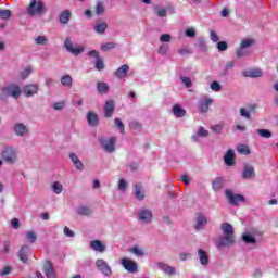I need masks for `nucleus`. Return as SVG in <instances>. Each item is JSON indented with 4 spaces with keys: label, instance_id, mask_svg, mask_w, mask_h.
<instances>
[{
    "label": "nucleus",
    "instance_id": "1",
    "mask_svg": "<svg viewBox=\"0 0 278 278\" xmlns=\"http://www.w3.org/2000/svg\"><path fill=\"white\" fill-rule=\"evenodd\" d=\"M220 229L224 235L215 242L216 247L223 249V247H232V244H236L233 226L229 223H224Z\"/></svg>",
    "mask_w": 278,
    "mask_h": 278
},
{
    "label": "nucleus",
    "instance_id": "2",
    "mask_svg": "<svg viewBox=\"0 0 278 278\" xmlns=\"http://www.w3.org/2000/svg\"><path fill=\"white\" fill-rule=\"evenodd\" d=\"M0 157L2 160V163L9 164V166H14L16 162H18V153L16 152V149L12 146H7L1 150Z\"/></svg>",
    "mask_w": 278,
    "mask_h": 278
},
{
    "label": "nucleus",
    "instance_id": "3",
    "mask_svg": "<svg viewBox=\"0 0 278 278\" xmlns=\"http://www.w3.org/2000/svg\"><path fill=\"white\" fill-rule=\"evenodd\" d=\"M8 97L21 99V87L18 85H9L0 88V101H8Z\"/></svg>",
    "mask_w": 278,
    "mask_h": 278
},
{
    "label": "nucleus",
    "instance_id": "4",
    "mask_svg": "<svg viewBox=\"0 0 278 278\" xmlns=\"http://www.w3.org/2000/svg\"><path fill=\"white\" fill-rule=\"evenodd\" d=\"M28 16H42L45 14V2L31 0L26 8Z\"/></svg>",
    "mask_w": 278,
    "mask_h": 278
},
{
    "label": "nucleus",
    "instance_id": "5",
    "mask_svg": "<svg viewBox=\"0 0 278 278\" xmlns=\"http://www.w3.org/2000/svg\"><path fill=\"white\" fill-rule=\"evenodd\" d=\"M64 47L68 53H72V55H81V53H84V47L78 46L77 43H73L71 37L65 39Z\"/></svg>",
    "mask_w": 278,
    "mask_h": 278
},
{
    "label": "nucleus",
    "instance_id": "6",
    "mask_svg": "<svg viewBox=\"0 0 278 278\" xmlns=\"http://www.w3.org/2000/svg\"><path fill=\"white\" fill-rule=\"evenodd\" d=\"M96 267L99 273L104 275V277H112V267L105 262L103 258H99L96 261Z\"/></svg>",
    "mask_w": 278,
    "mask_h": 278
},
{
    "label": "nucleus",
    "instance_id": "7",
    "mask_svg": "<svg viewBox=\"0 0 278 278\" xmlns=\"http://www.w3.org/2000/svg\"><path fill=\"white\" fill-rule=\"evenodd\" d=\"M137 218L143 225H149L153 220V212L149 208H140L137 213Z\"/></svg>",
    "mask_w": 278,
    "mask_h": 278
},
{
    "label": "nucleus",
    "instance_id": "8",
    "mask_svg": "<svg viewBox=\"0 0 278 278\" xmlns=\"http://www.w3.org/2000/svg\"><path fill=\"white\" fill-rule=\"evenodd\" d=\"M226 198L228 199L230 205H239L240 203H245L247 198L242 194H235L231 190L227 189L225 191Z\"/></svg>",
    "mask_w": 278,
    "mask_h": 278
},
{
    "label": "nucleus",
    "instance_id": "9",
    "mask_svg": "<svg viewBox=\"0 0 278 278\" xmlns=\"http://www.w3.org/2000/svg\"><path fill=\"white\" fill-rule=\"evenodd\" d=\"M100 144L106 153H114L116 151V137L101 139Z\"/></svg>",
    "mask_w": 278,
    "mask_h": 278
},
{
    "label": "nucleus",
    "instance_id": "10",
    "mask_svg": "<svg viewBox=\"0 0 278 278\" xmlns=\"http://www.w3.org/2000/svg\"><path fill=\"white\" fill-rule=\"evenodd\" d=\"M214 103L212 98L205 97L204 99L200 100L198 103V109L200 114H207L210 111V106Z\"/></svg>",
    "mask_w": 278,
    "mask_h": 278
},
{
    "label": "nucleus",
    "instance_id": "11",
    "mask_svg": "<svg viewBox=\"0 0 278 278\" xmlns=\"http://www.w3.org/2000/svg\"><path fill=\"white\" fill-rule=\"evenodd\" d=\"M13 131L15 136H18L20 138H25V136L29 134V127H27V125H25L24 123H15Z\"/></svg>",
    "mask_w": 278,
    "mask_h": 278
},
{
    "label": "nucleus",
    "instance_id": "12",
    "mask_svg": "<svg viewBox=\"0 0 278 278\" xmlns=\"http://www.w3.org/2000/svg\"><path fill=\"white\" fill-rule=\"evenodd\" d=\"M121 264L128 273H138V263L129 258H122Z\"/></svg>",
    "mask_w": 278,
    "mask_h": 278
},
{
    "label": "nucleus",
    "instance_id": "13",
    "mask_svg": "<svg viewBox=\"0 0 278 278\" xmlns=\"http://www.w3.org/2000/svg\"><path fill=\"white\" fill-rule=\"evenodd\" d=\"M242 179L251 180L255 179V167L250 164L243 165Z\"/></svg>",
    "mask_w": 278,
    "mask_h": 278
},
{
    "label": "nucleus",
    "instance_id": "14",
    "mask_svg": "<svg viewBox=\"0 0 278 278\" xmlns=\"http://www.w3.org/2000/svg\"><path fill=\"white\" fill-rule=\"evenodd\" d=\"M43 274L47 278H55V268L51 261H45L43 263Z\"/></svg>",
    "mask_w": 278,
    "mask_h": 278
},
{
    "label": "nucleus",
    "instance_id": "15",
    "mask_svg": "<svg viewBox=\"0 0 278 278\" xmlns=\"http://www.w3.org/2000/svg\"><path fill=\"white\" fill-rule=\"evenodd\" d=\"M224 162L226 166H235L236 165V152L229 149L224 155Z\"/></svg>",
    "mask_w": 278,
    "mask_h": 278
},
{
    "label": "nucleus",
    "instance_id": "16",
    "mask_svg": "<svg viewBox=\"0 0 278 278\" xmlns=\"http://www.w3.org/2000/svg\"><path fill=\"white\" fill-rule=\"evenodd\" d=\"M157 267L160 268V270L165 273V275H177V269L164 262H159Z\"/></svg>",
    "mask_w": 278,
    "mask_h": 278
},
{
    "label": "nucleus",
    "instance_id": "17",
    "mask_svg": "<svg viewBox=\"0 0 278 278\" xmlns=\"http://www.w3.org/2000/svg\"><path fill=\"white\" fill-rule=\"evenodd\" d=\"M114 100H108L104 104V116L105 118H112L114 114Z\"/></svg>",
    "mask_w": 278,
    "mask_h": 278
},
{
    "label": "nucleus",
    "instance_id": "18",
    "mask_svg": "<svg viewBox=\"0 0 278 278\" xmlns=\"http://www.w3.org/2000/svg\"><path fill=\"white\" fill-rule=\"evenodd\" d=\"M242 75L243 77H250L251 79H255L257 77H262L264 73L260 68H252V70L242 72Z\"/></svg>",
    "mask_w": 278,
    "mask_h": 278
},
{
    "label": "nucleus",
    "instance_id": "19",
    "mask_svg": "<svg viewBox=\"0 0 278 278\" xmlns=\"http://www.w3.org/2000/svg\"><path fill=\"white\" fill-rule=\"evenodd\" d=\"M23 93L25 94V97H34V94H38V85H26L23 89Z\"/></svg>",
    "mask_w": 278,
    "mask_h": 278
},
{
    "label": "nucleus",
    "instance_id": "20",
    "mask_svg": "<svg viewBox=\"0 0 278 278\" xmlns=\"http://www.w3.org/2000/svg\"><path fill=\"white\" fill-rule=\"evenodd\" d=\"M87 123L90 127H97L99 125V115L92 111L88 112Z\"/></svg>",
    "mask_w": 278,
    "mask_h": 278
},
{
    "label": "nucleus",
    "instance_id": "21",
    "mask_svg": "<svg viewBox=\"0 0 278 278\" xmlns=\"http://www.w3.org/2000/svg\"><path fill=\"white\" fill-rule=\"evenodd\" d=\"M31 250H29V245H23L18 251V257L23 264L27 263V256L30 255Z\"/></svg>",
    "mask_w": 278,
    "mask_h": 278
},
{
    "label": "nucleus",
    "instance_id": "22",
    "mask_svg": "<svg viewBox=\"0 0 278 278\" xmlns=\"http://www.w3.org/2000/svg\"><path fill=\"white\" fill-rule=\"evenodd\" d=\"M70 160H72L73 165L77 170H84V163L79 160V156L75 153H70Z\"/></svg>",
    "mask_w": 278,
    "mask_h": 278
},
{
    "label": "nucleus",
    "instance_id": "23",
    "mask_svg": "<svg viewBox=\"0 0 278 278\" xmlns=\"http://www.w3.org/2000/svg\"><path fill=\"white\" fill-rule=\"evenodd\" d=\"M198 255H199L200 264L202 266H207V264H210V256L207 255V252L205 250L199 249Z\"/></svg>",
    "mask_w": 278,
    "mask_h": 278
},
{
    "label": "nucleus",
    "instance_id": "24",
    "mask_svg": "<svg viewBox=\"0 0 278 278\" xmlns=\"http://www.w3.org/2000/svg\"><path fill=\"white\" fill-rule=\"evenodd\" d=\"M127 73H129V65L124 64L116 70L115 77H117L118 79H123L127 77Z\"/></svg>",
    "mask_w": 278,
    "mask_h": 278
},
{
    "label": "nucleus",
    "instance_id": "25",
    "mask_svg": "<svg viewBox=\"0 0 278 278\" xmlns=\"http://www.w3.org/2000/svg\"><path fill=\"white\" fill-rule=\"evenodd\" d=\"M207 136H210V131H207L203 127H200L198 129V132L191 137V140L193 142H199V138H207Z\"/></svg>",
    "mask_w": 278,
    "mask_h": 278
},
{
    "label": "nucleus",
    "instance_id": "26",
    "mask_svg": "<svg viewBox=\"0 0 278 278\" xmlns=\"http://www.w3.org/2000/svg\"><path fill=\"white\" fill-rule=\"evenodd\" d=\"M76 214H78V216H92V208H90V206L80 205L77 207Z\"/></svg>",
    "mask_w": 278,
    "mask_h": 278
},
{
    "label": "nucleus",
    "instance_id": "27",
    "mask_svg": "<svg viewBox=\"0 0 278 278\" xmlns=\"http://www.w3.org/2000/svg\"><path fill=\"white\" fill-rule=\"evenodd\" d=\"M205 225H207V218H205V215L199 214L195 224L197 231H201Z\"/></svg>",
    "mask_w": 278,
    "mask_h": 278
},
{
    "label": "nucleus",
    "instance_id": "28",
    "mask_svg": "<svg viewBox=\"0 0 278 278\" xmlns=\"http://www.w3.org/2000/svg\"><path fill=\"white\" fill-rule=\"evenodd\" d=\"M172 112L176 118H184L186 116V110L181 109L179 104H175L172 109Z\"/></svg>",
    "mask_w": 278,
    "mask_h": 278
},
{
    "label": "nucleus",
    "instance_id": "29",
    "mask_svg": "<svg viewBox=\"0 0 278 278\" xmlns=\"http://www.w3.org/2000/svg\"><path fill=\"white\" fill-rule=\"evenodd\" d=\"M91 249L98 253H103L105 251V245L101 240H93L91 241Z\"/></svg>",
    "mask_w": 278,
    "mask_h": 278
},
{
    "label": "nucleus",
    "instance_id": "30",
    "mask_svg": "<svg viewBox=\"0 0 278 278\" xmlns=\"http://www.w3.org/2000/svg\"><path fill=\"white\" fill-rule=\"evenodd\" d=\"M93 29L96 31V34H105V31L108 30V23L106 22H98L94 26Z\"/></svg>",
    "mask_w": 278,
    "mask_h": 278
},
{
    "label": "nucleus",
    "instance_id": "31",
    "mask_svg": "<svg viewBox=\"0 0 278 278\" xmlns=\"http://www.w3.org/2000/svg\"><path fill=\"white\" fill-rule=\"evenodd\" d=\"M213 190L218 191V190H223V186H225V179H223L222 177H217L213 180Z\"/></svg>",
    "mask_w": 278,
    "mask_h": 278
},
{
    "label": "nucleus",
    "instance_id": "32",
    "mask_svg": "<svg viewBox=\"0 0 278 278\" xmlns=\"http://www.w3.org/2000/svg\"><path fill=\"white\" fill-rule=\"evenodd\" d=\"M60 23L62 25H66L68 24V21H71V11L68 10H65L63 11L61 14H60Z\"/></svg>",
    "mask_w": 278,
    "mask_h": 278
},
{
    "label": "nucleus",
    "instance_id": "33",
    "mask_svg": "<svg viewBox=\"0 0 278 278\" xmlns=\"http://www.w3.org/2000/svg\"><path fill=\"white\" fill-rule=\"evenodd\" d=\"M97 89H98L99 94H108V92L110 90V85H108V83H98Z\"/></svg>",
    "mask_w": 278,
    "mask_h": 278
},
{
    "label": "nucleus",
    "instance_id": "34",
    "mask_svg": "<svg viewBox=\"0 0 278 278\" xmlns=\"http://www.w3.org/2000/svg\"><path fill=\"white\" fill-rule=\"evenodd\" d=\"M61 84L62 86H65L66 88L73 87V76L72 75H64L61 77Z\"/></svg>",
    "mask_w": 278,
    "mask_h": 278
},
{
    "label": "nucleus",
    "instance_id": "35",
    "mask_svg": "<svg viewBox=\"0 0 278 278\" xmlns=\"http://www.w3.org/2000/svg\"><path fill=\"white\" fill-rule=\"evenodd\" d=\"M135 197L139 201H144V191H142V187L138 185L135 186Z\"/></svg>",
    "mask_w": 278,
    "mask_h": 278
},
{
    "label": "nucleus",
    "instance_id": "36",
    "mask_svg": "<svg viewBox=\"0 0 278 278\" xmlns=\"http://www.w3.org/2000/svg\"><path fill=\"white\" fill-rule=\"evenodd\" d=\"M62 190H64V186L60 181H54L52 184V191L54 194H62Z\"/></svg>",
    "mask_w": 278,
    "mask_h": 278
},
{
    "label": "nucleus",
    "instance_id": "37",
    "mask_svg": "<svg viewBox=\"0 0 278 278\" xmlns=\"http://www.w3.org/2000/svg\"><path fill=\"white\" fill-rule=\"evenodd\" d=\"M12 17V11L10 9H0V18L2 21H8V18Z\"/></svg>",
    "mask_w": 278,
    "mask_h": 278
},
{
    "label": "nucleus",
    "instance_id": "38",
    "mask_svg": "<svg viewBox=\"0 0 278 278\" xmlns=\"http://www.w3.org/2000/svg\"><path fill=\"white\" fill-rule=\"evenodd\" d=\"M242 240H243V242H245V244H255V242H257L255 237H253V235H251V233L243 235Z\"/></svg>",
    "mask_w": 278,
    "mask_h": 278
},
{
    "label": "nucleus",
    "instance_id": "39",
    "mask_svg": "<svg viewBox=\"0 0 278 278\" xmlns=\"http://www.w3.org/2000/svg\"><path fill=\"white\" fill-rule=\"evenodd\" d=\"M35 42L36 45H41V47H45L49 45V38H47V36H37L35 38Z\"/></svg>",
    "mask_w": 278,
    "mask_h": 278
},
{
    "label": "nucleus",
    "instance_id": "40",
    "mask_svg": "<svg viewBox=\"0 0 278 278\" xmlns=\"http://www.w3.org/2000/svg\"><path fill=\"white\" fill-rule=\"evenodd\" d=\"M25 236H26L27 241L31 242V244H34V242H36V240H38V235H36L35 231H26Z\"/></svg>",
    "mask_w": 278,
    "mask_h": 278
},
{
    "label": "nucleus",
    "instance_id": "41",
    "mask_svg": "<svg viewBox=\"0 0 278 278\" xmlns=\"http://www.w3.org/2000/svg\"><path fill=\"white\" fill-rule=\"evenodd\" d=\"M105 12V7L103 5V2L98 1L97 5H96V14L98 16H102V14H104Z\"/></svg>",
    "mask_w": 278,
    "mask_h": 278
},
{
    "label": "nucleus",
    "instance_id": "42",
    "mask_svg": "<svg viewBox=\"0 0 278 278\" xmlns=\"http://www.w3.org/2000/svg\"><path fill=\"white\" fill-rule=\"evenodd\" d=\"M236 55L237 58L241 59V58H245V55H249V50L242 48V46H240L237 50H236Z\"/></svg>",
    "mask_w": 278,
    "mask_h": 278
},
{
    "label": "nucleus",
    "instance_id": "43",
    "mask_svg": "<svg viewBox=\"0 0 278 278\" xmlns=\"http://www.w3.org/2000/svg\"><path fill=\"white\" fill-rule=\"evenodd\" d=\"M237 151L238 153H240L241 155H249V153H251V151L249 150V147L245 144H240L237 147Z\"/></svg>",
    "mask_w": 278,
    "mask_h": 278
},
{
    "label": "nucleus",
    "instance_id": "44",
    "mask_svg": "<svg viewBox=\"0 0 278 278\" xmlns=\"http://www.w3.org/2000/svg\"><path fill=\"white\" fill-rule=\"evenodd\" d=\"M256 131L261 138H273V132L268 129H257Z\"/></svg>",
    "mask_w": 278,
    "mask_h": 278
},
{
    "label": "nucleus",
    "instance_id": "45",
    "mask_svg": "<svg viewBox=\"0 0 278 278\" xmlns=\"http://www.w3.org/2000/svg\"><path fill=\"white\" fill-rule=\"evenodd\" d=\"M114 125L119 130V134H125V124H123V121H121V118H115Z\"/></svg>",
    "mask_w": 278,
    "mask_h": 278
},
{
    "label": "nucleus",
    "instance_id": "46",
    "mask_svg": "<svg viewBox=\"0 0 278 278\" xmlns=\"http://www.w3.org/2000/svg\"><path fill=\"white\" fill-rule=\"evenodd\" d=\"M254 42H255V41H253V39H243V40L241 41L240 47H241L242 49L249 50V47H253Z\"/></svg>",
    "mask_w": 278,
    "mask_h": 278
},
{
    "label": "nucleus",
    "instance_id": "47",
    "mask_svg": "<svg viewBox=\"0 0 278 278\" xmlns=\"http://www.w3.org/2000/svg\"><path fill=\"white\" fill-rule=\"evenodd\" d=\"M112 49H116V43L108 42L101 46V51H104V52L112 51Z\"/></svg>",
    "mask_w": 278,
    "mask_h": 278
},
{
    "label": "nucleus",
    "instance_id": "48",
    "mask_svg": "<svg viewBox=\"0 0 278 278\" xmlns=\"http://www.w3.org/2000/svg\"><path fill=\"white\" fill-rule=\"evenodd\" d=\"M195 47H198V49H201V51H207V46L205 45L204 38H199Z\"/></svg>",
    "mask_w": 278,
    "mask_h": 278
},
{
    "label": "nucleus",
    "instance_id": "49",
    "mask_svg": "<svg viewBox=\"0 0 278 278\" xmlns=\"http://www.w3.org/2000/svg\"><path fill=\"white\" fill-rule=\"evenodd\" d=\"M130 129H132L134 131H142V124H140L139 122H131L129 124Z\"/></svg>",
    "mask_w": 278,
    "mask_h": 278
},
{
    "label": "nucleus",
    "instance_id": "50",
    "mask_svg": "<svg viewBox=\"0 0 278 278\" xmlns=\"http://www.w3.org/2000/svg\"><path fill=\"white\" fill-rule=\"evenodd\" d=\"M211 90H213V92H220V90H223V86H220V83L214 80L211 84Z\"/></svg>",
    "mask_w": 278,
    "mask_h": 278
},
{
    "label": "nucleus",
    "instance_id": "51",
    "mask_svg": "<svg viewBox=\"0 0 278 278\" xmlns=\"http://www.w3.org/2000/svg\"><path fill=\"white\" fill-rule=\"evenodd\" d=\"M96 68L97 71H103V68H105V63H103V59H101V56L96 59Z\"/></svg>",
    "mask_w": 278,
    "mask_h": 278
},
{
    "label": "nucleus",
    "instance_id": "52",
    "mask_svg": "<svg viewBox=\"0 0 278 278\" xmlns=\"http://www.w3.org/2000/svg\"><path fill=\"white\" fill-rule=\"evenodd\" d=\"M131 253H134L135 255H137V257H142L144 256V251H142V249H140L139 247H134L130 250Z\"/></svg>",
    "mask_w": 278,
    "mask_h": 278
},
{
    "label": "nucleus",
    "instance_id": "53",
    "mask_svg": "<svg viewBox=\"0 0 278 278\" xmlns=\"http://www.w3.org/2000/svg\"><path fill=\"white\" fill-rule=\"evenodd\" d=\"M180 81L186 86V88L192 87V79L186 76H180Z\"/></svg>",
    "mask_w": 278,
    "mask_h": 278
},
{
    "label": "nucleus",
    "instance_id": "54",
    "mask_svg": "<svg viewBox=\"0 0 278 278\" xmlns=\"http://www.w3.org/2000/svg\"><path fill=\"white\" fill-rule=\"evenodd\" d=\"M31 75V66H27L24 71L21 72V78L27 79Z\"/></svg>",
    "mask_w": 278,
    "mask_h": 278
},
{
    "label": "nucleus",
    "instance_id": "55",
    "mask_svg": "<svg viewBox=\"0 0 278 278\" xmlns=\"http://www.w3.org/2000/svg\"><path fill=\"white\" fill-rule=\"evenodd\" d=\"M12 273V266L7 265L0 270V277H5L7 275H10Z\"/></svg>",
    "mask_w": 278,
    "mask_h": 278
},
{
    "label": "nucleus",
    "instance_id": "56",
    "mask_svg": "<svg viewBox=\"0 0 278 278\" xmlns=\"http://www.w3.org/2000/svg\"><path fill=\"white\" fill-rule=\"evenodd\" d=\"M156 15L160 16V18H164L167 14L166 9L163 8H155Z\"/></svg>",
    "mask_w": 278,
    "mask_h": 278
},
{
    "label": "nucleus",
    "instance_id": "57",
    "mask_svg": "<svg viewBox=\"0 0 278 278\" xmlns=\"http://www.w3.org/2000/svg\"><path fill=\"white\" fill-rule=\"evenodd\" d=\"M217 49L218 51H227V49H229V46L227 45V41H219L217 42Z\"/></svg>",
    "mask_w": 278,
    "mask_h": 278
},
{
    "label": "nucleus",
    "instance_id": "58",
    "mask_svg": "<svg viewBox=\"0 0 278 278\" xmlns=\"http://www.w3.org/2000/svg\"><path fill=\"white\" fill-rule=\"evenodd\" d=\"M192 257L191 253H179L178 258L180 262H186V260H190Z\"/></svg>",
    "mask_w": 278,
    "mask_h": 278
},
{
    "label": "nucleus",
    "instance_id": "59",
    "mask_svg": "<svg viewBox=\"0 0 278 278\" xmlns=\"http://www.w3.org/2000/svg\"><path fill=\"white\" fill-rule=\"evenodd\" d=\"M64 236L66 238H74L75 237V231L71 230L67 226L64 227Z\"/></svg>",
    "mask_w": 278,
    "mask_h": 278
},
{
    "label": "nucleus",
    "instance_id": "60",
    "mask_svg": "<svg viewBox=\"0 0 278 278\" xmlns=\"http://www.w3.org/2000/svg\"><path fill=\"white\" fill-rule=\"evenodd\" d=\"M240 116H242L243 118H251V113L249 112V110L241 108L240 109Z\"/></svg>",
    "mask_w": 278,
    "mask_h": 278
},
{
    "label": "nucleus",
    "instance_id": "61",
    "mask_svg": "<svg viewBox=\"0 0 278 278\" xmlns=\"http://www.w3.org/2000/svg\"><path fill=\"white\" fill-rule=\"evenodd\" d=\"M236 66V62L228 61L225 66V75H227L228 71H231Z\"/></svg>",
    "mask_w": 278,
    "mask_h": 278
},
{
    "label": "nucleus",
    "instance_id": "62",
    "mask_svg": "<svg viewBox=\"0 0 278 278\" xmlns=\"http://www.w3.org/2000/svg\"><path fill=\"white\" fill-rule=\"evenodd\" d=\"M170 35L169 34H163L161 37H160V42H170Z\"/></svg>",
    "mask_w": 278,
    "mask_h": 278
},
{
    "label": "nucleus",
    "instance_id": "63",
    "mask_svg": "<svg viewBox=\"0 0 278 278\" xmlns=\"http://www.w3.org/2000/svg\"><path fill=\"white\" fill-rule=\"evenodd\" d=\"M178 53H179V55H190V53H192V52L188 48H180L178 50Z\"/></svg>",
    "mask_w": 278,
    "mask_h": 278
},
{
    "label": "nucleus",
    "instance_id": "64",
    "mask_svg": "<svg viewBox=\"0 0 278 278\" xmlns=\"http://www.w3.org/2000/svg\"><path fill=\"white\" fill-rule=\"evenodd\" d=\"M210 36H211V40H212L213 42H218L219 38H218V35L216 34V31L211 30V31H210Z\"/></svg>",
    "mask_w": 278,
    "mask_h": 278
}]
</instances>
